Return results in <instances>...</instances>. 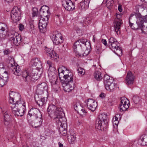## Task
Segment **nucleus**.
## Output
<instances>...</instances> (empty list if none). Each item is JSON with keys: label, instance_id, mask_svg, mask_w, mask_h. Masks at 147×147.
I'll list each match as a JSON object with an SVG mask.
<instances>
[{"label": "nucleus", "instance_id": "1", "mask_svg": "<svg viewBox=\"0 0 147 147\" xmlns=\"http://www.w3.org/2000/svg\"><path fill=\"white\" fill-rule=\"evenodd\" d=\"M10 102L13 104L11 107L13 113L15 116L21 117L25 113L26 107L25 103L21 100L20 95L18 93L10 91L9 93Z\"/></svg>", "mask_w": 147, "mask_h": 147}, {"label": "nucleus", "instance_id": "2", "mask_svg": "<svg viewBox=\"0 0 147 147\" xmlns=\"http://www.w3.org/2000/svg\"><path fill=\"white\" fill-rule=\"evenodd\" d=\"M40 71L34 68L31 69L28 71H23L22 74V76L24 81L25 82H29L36 80L39 77V76H38V72Z\"/></svg>", "mask_w": 147, "mask_h": 147}, {"label": "nucleus", "instance_id": "3", "mask_svg": "<svg viewBox=\"0 0 147 147\" xmlns=\"http://www.w3.org/2000/svg\"><path fill=\"white\" fill-rule=\"evenodd\" d=\"M73 74L68 72V74H65L64 82L62 84L63 89L65 92H69L73 90L74 87L73 81Z\"/></svg>", "mask_w": 147, "mask_h": 147}, {"label": "nucleus", "instance_id": "4", "mask_svg": "<svg viewBox=\"0 0 147 147\" xmlns=\"http://www.w3.org/2000/svg\"><path fill=\"white\" fill-rule=\"evenodd\" d=\"M135 16L137 19L136 22L138 26L137 29H140L142 33L147 34V27H145L143 25L144 22H147V16H142L140 13H136Z\"/></svg>", "mask_w": 147, "mask_h": 147}, {"label": "nucleus", "instance_id": "5", "mask_svg": "<svg viewBox=\"0 0 147 147\" xmlns=\"http://www.w3.org/2000/svg\"><path fill=\"white\" fill-rule=\"evenodd\" d=\"M56 115L57 117L55 118V119L58 125H60V126L64 127L65 128L67 127L66 123V120L64 117L65 113L63 112V110L61 111L60 110L58 115Z\"/></svg>", "mask_w": 147, "mask_h": 147}, {"label": "nucleus", "instance_id": "6", "mask_svg": "<svg viewBox=\"0 0 147 147\" xmlns=\"http://www.w3.org/2000/svg\"><path fill=\"white\" fill-rule=\"evenodd\" d=\"M21 10L17 7H15L11 11V19L15 22L21 19Z\"/></svg>", "mask_w": 147, "mask_h": 147}, {"label": "nucleus", "instance_id": "7", "mask_svg": "<svg viewBox=\"0 0 147 147\" xmlns=\"http://www.w3.org/2000/svg\"><path fill=\"white\" fill-rule=\"evenodd\" d=\"M121 103L119 106V111L121 112L125 111L129 107V101L125 97L121 98Z\"/></svg>", "mask_w": 147, "mask_h": 147}, {"label": "nucleus", "instance_id": "8", "mask_svg": "<svg viewBox=\"0 0 147 147\" xmlns=\"http://www.w3.org/2000/svg\"><path fill=\"white\" fill-rule=\"evenodd\" d=\"M30 65L33 68L38 69L42 71V64L41 61L38 58H34L30 61Z\"/></svg>", "mask_w": 147, "mask_h": 147}, {"label": "nucleus", "instance_id": "9", "mask_svg": "<svg viewBox=\"0 0 147 147\" xmlns=\"http://www.w3.org/2000/svg\"><path fill=\"white\" fill-rule=\"evenodd\" d=\"M62 3L63 6L68 11H72L75 9V6L71 0H62Z\"/></svg>", "mask_w": 147, "mask_h": 147}, {"label": "nucleus", "instance_id": "10", "mask_svg": "<svg viewBox=\"0 0 147 147\" xmlns=\"http://www.w3.org/2000/svg\"><path fill=\"white\" fill-rule=\"evenodd\" d=\"M48 76L49 82L51 84V85L57 84L58 79L57 75L53 71L48 70Z\"/></svg>", "mask_w": 147, "mask_h": 147}, {"label": "nucleus", "instance_id": "11", "mask_svg": "<svg viewBox=\"0 0 147 147\" xmlns=\"http://www.w3.org/2000/svg\"><path fill=\"white\" fill-rule=\"evenodd\" d=\"M62 110V108L57 107L53 104L50 105L47 109L48 113L49 115L54 114L55 115H58L60 110L61 111Z\"/></svg>", "mask_w": 147, "mask_h": 147}, {"label": "nucleus", "instance_id": "12", "mask_svg": "<svg viewBox=\"0 0 147 147\" xmlns=\"http://www.w3.org/2000/svg\"><path fill=\"white\" fill-rule=\"evenodd\" d=\"M86 104L88 108L92 112L95 111L97 104L96 102L93 99L89 98L87 100Z\"/></svg>", "mask_w": 147, "mask_h": 147}, {"label": "nucleus", "instance_id": "13", "mask_svg": "<svg viewBox=\"0 0 147 147\" xmlns=\"http://www.w3.org/2000/svg\"><path fill=\"white\" fill-rule=\"evenodd\" d=\"M47 86L45 83L43 82L39 84L37 86L35 94L41 95L43 94L45 91L47 92Z\"/></svg>", "mask_w": 147, "mask_h": 147}, {"label": "nucleus", "instance_id": "14", "mask_svg": "<svg viewBox=\"0 0 147 147\" xmlns=\"http://www.w3.org/2000/svg\"><path fill=\"white\" fill-rule=\"evenodd\" d=\"M50 37L53 43L56 45H59L63 42V37L60 33H58L55 35H52Z\"/></svg>", "mask_w": 147, "mask_h": 147}, {"label": "nucleus", "instance_id": "15", "mask_svg": "<svg viewBox=\"0 0 147 147\" xmlns=\"http://www.w3.org/2000/svg\"><path fill=\"white\" fill-rule=\"evenodd\" d=\"M34 98L36 103L39 106H42L46 103L47 98L45 97H42L41 95L35 94Z\"/></svg>", "mask_w": 147, "mask_h": 147}, {"label": "nucleus", "instance_id": "16", "mask_svg": "<svg viewBox=\"0 0 147 147\" xmlns=\"http://www.w3.org/2000/svg\"><path fill=\"white\" fill-rule=\"evenodd\" d=\"M45 19V21H43V20L41 19L39 20V22L38 24V27L40 31L41 32H44L46 30V27L48 23V18H46Z\"/></svg>", "mask_w": 147, "mask_h": 147}, {"label": "nucleus", "instance_id": "17", "mask_svg": "<svg viewBox=\"0 0 147 147\" xmlns=\"http://www.w3.org/2000/svg\"><path fill=\"white\" fill-rule=\"evenodd\" d=\"M50 13L49 10V7L47 6H43L41 7L40 12V16L44 17H47L49 19Z\"/></svg>", "mask_w": 147, "mask_h": 147}, {"label": "nucleus", "instance_id": "18", "mask_svg": "<svg viewBox=\"0 0 147 147\" xmlns=\"http://www.w3.org/2000/svg\"><path fill=\"white\" fill-rule=\"evenodd\" d=\"M41 115L42 114L41 113L38 109L32 108L28 111L27 117L28 118L29 116L30 117L34 116L36 117Z\"/></svg>", "mask_w": 147, "mask_h": 147}, {"label": "nucleus", "instance_id": "19", "mask_svg": "<svg viewBox=\"0 0 147 147\" xmlns=\"http://www.w3.org/2000/svg\"><path fill=\"white\" fill-rule=\"evenodd\" d=\"M120 17L121 16L119 15H117V19H115L114 21V26L115 30L117 33L120 30L121 26L122 24V20L119 19Z\"/></svg>", "mask_w": 147, "mask_h": 147}, {"label": "nucleus", "instance_id": "20", "mask_svg": "<svg viewBox=\"0 0 147 147\" xmlns=\"http://www.w3.org/2000/svg\"><path fill=\"white\" fill-rule=\"evenodd\" d=\"M95 128L98 130H103L107 127V124L97 118L95 123Z\"/></svg>", "mask_w": 147, "mask_h": 147}, {"label": "nucleus", "instance_id": "21", "mask_svg": "<svg viewBox=\"0 0 147 147\" xmlns=\"http://www.w3.org/2000/svg\"><path fill=\"white\" fill-rule=\"evenodd\" d=\"M8 76L7 73L0 74V86L2 87L7 83L8 80Z\"/></svg>", "mask_w": 147, "mask_h": 147}, {"label": "nucleus", "instance_id": "22", "mask_svg": "<svg viewBox=\"0 0 147 147\" xmlns=\"http://www.w3.org/2000/svg\"><path fill=\"white\" fill-rule=\"evenodd\" d=\"M135 77L131 72H128L126 77V83L127 85L133 84Z\"/></svg>", "mask_w": 147, "mask_h": 147}, {"label": "nucleus", "instance_id": "23", "mask_svg": "<svg viewBox=\"0 0 147 147\" xmlns=\"http://www.w3.org/2000/svg\"><path fill=\"white\" fill-rule=\"evenodd\" d=\"M42 115L36 117L34 120V124H32V127L36 128L40 126L42 123Z\"/></svg>", "mask_w": 147, "mask_h": 147}, {"label": "nucleus", "instance_id": "24", "mask_svg": "<svg viewBox=\"0 0 147 147\" xmlns=\"http://www.w3.org/2000/svg\"><path fill=\"white\" fill-rule=\"evenodd\" d=\"M104 80L105 87L113 83V79L107 75H105Z\"/></svg>", "mask_w": 147, "mask_h": 147}, {"label": "nucleus", "instance_id": "25", "mask_svg": "<svg viewBox=\"0 0 147 147\" xmlns=\"http://www.w3.org/2000/svg\"><path fill=\"white\" fill-rule=\"evenodd\" d=\"M138 144L142 146L147 145V135H144L142 136L140 139L138 141Z\"/></svg>", "mask_w": 147, "mask_h": 147}, {"label": "nucleus", "instance_id": "26", "mask_svg": "<svg viewBox=\"0 0 147 147\" xmlns=\"http://www.w3.org/2000/svg\"><path fill=\"white\" fill-rule=\"evenodd\" d=\"M80 40H78L74 43L73 45L74 51L76 54L78 53V51L82 49V45H80Z\"/></svg>", "mask_w": 147, "mask_h": 147}, {"label": "nucleus", "instance_id": "27", "mask_svg": "<svg viewBox=\"0 0 147 147\" xmlns=\"http://www.w3.org/2000/svg\"><path fill=\"white\" fill-rule=\"evenodd\" d=\"M13 73L16 76H20L22 73V70L18 65L11 67Z\"/></svg>", "mask_w": 147, "mask_h": 147}, {"label": "nucleus", "instance_id": "28", "mask_svg": "<svg viewBox=\"0 0 147 147\" xmlns=\"http://www.w3.org/2000/svg\"><path fill=\"white\" fill-rule=\"evenodd\" d=\"M90 2L89 0H84V1L80 2L78 4V7L81 9L87 8L88 7Z\"/></svg>", "mask_w": 147, "mask_h": 147}, {"label": "nucleus", "instance_id": "29", "mask_svg": "<svg viewBox=\"0 0 147 147\" xmlns=\"http://www.w3.org/2000/svg\"><path fill=\"white\" fill-rule=\"evenodd\" d=\"M100 121L107 124L108 123V119L107 115L105 113L99 114L97 118Z\"/></svg>", "mask_w": 147, "mask_h": 147}, {"label": "nucleus", "instance_id": "30", "mask_svg": "<svg viewBox=\"0 0 147 147\" xmlns=\"http://www.w3.org/2000/svg\"><path fill=\"white\" fill-rule=\"evenodd\" d=\"M66 69V67L64 66H62L58 69V71L59 72V78L61 80V79L63 78L64 79L65 75H64L63 71H65Z\"/></svg>", "mask_w": 147, "mask_h": 147}, {"label": "nucleus", "instance_id": "31", "mask_svg": "<svg viewBox=\"0 0 147 147\" xmlns=\"http://www.w3.org/2000/svg\"><path fill=\"white\" fill-rule=\"evenodd\" d=\"M76 134L74 132L70 133L69 136H68V140L70 144H73L76 141Z\"/></svg>", "mask_w": 147, "mask_h": 147}, {"label": "nucleus", "instance_id": "32", "mask_svg": "<svg viewBox=\"0 0 147 147\" xmlns=\"http://www.w3.org/2000/svg\"><path fill=\"white\" fill-rule=\"evenodd\" d=\"M85 49L86 50L84 52V49H83L82 48L81 50H80L78 51L77 55H78L80 56H81L82 55L83 56H86L89 54L90 49Z\"/></svg>", "mask_w": 147, "mask_h": 147}, {"label": "nucleus", "instance_id": "33", "mask_svg": "<svg viewBox=\"0 0 147 147\" xmlns=\"http://www.w3.org/2000/svg\"><path fill=\"white\" fill-rule=\"evenodd\" d=\"M118 87V86L115 83H112L109 85V86L105 87V88L107 90L111 91H113L115 90Z\"/></svg>", "mask_w": 147, "mask_h": 147}, {"label": "nucleus", "instance_id": "34", "mask_svg": "<svg viewBox=\"0 0 147 147\" xmlns=\"http://www.w3.org/2000/svg\"><path fill=\"white\" fill-rule=\"evenodd\" d=\"M50 54V55H49L48 57H49L51 59L54 60L55 61H57V58H59V56L57 55L55 52L53 50L49 54Z\"/></svg>", "mask_w": 147, "mask_h": 147}, {"label": "nucleus", "instance_id": "35", "mask_svg": "<svg viewBox=\"0 0 147 147\" xmlns=\"http://www.w3.org/2000/svg\"><path fill=\"white\" fill-rule=\"evenodd\" d=\"M94 78L97 81H100L102 79L101 74L98 71H96L94 73Z\"/></svg>", "mask_w": 147, "mask_h": 147}, {"label": "nucleus", "instance_id": "36", "mask_svg": "<svg viewBox=\"0 0 147 147\" xmlns=\"http://www.w3.org/2000/svg\"><path fill=\"white\" fill-rule=\"evenodd\" d=\"M119 44L117 42H115L114 44H109V48L113 51H115L117 48L119 47Z\"/></svg>", "mask_w": 147, "mask_h": 147}, {"label": "nucleus", "instance_id": "37", "mask_svg": "<svg viewBox=\"0 0 147 147\" xmlns=\"http://www.w3.org/2000/svg\"><path fill=\"white\" fill-rule=\"evenodd\" d=\"M15 39L16 40V46H18L23 41L22 38L21 36L20 35L18 34L16 35L15 37Z\"/></svg>", "mask_w": 147, "mask_h": 147}, {"label": "nucleus", "instance_id": "38", "mask_svg": "<svg viewBox=\"0 0 147 147\" xmlns=\"http://www.w3.org/2000/svg\"><path fill=\"white\" fill-rule=\"evenodd\" d=\"M67 127L65 128L64 127H59V131L62 136H65L67 135Z\"/></svg>", "mask_w": 147, "mask_h": 147}, {"label": "nucleus", "instance_id": "39", "mask_svg": "<svg viewBox=\"0 0 147 147\" xmlns=\"http://www.w3.org/2000/svg\"><path fill=\"white\" fill-rule=\"evenodd\" d=\"M8 59L9 60V65L11 67L15 65H18L16 63H15L14 59L13 57H9Z\"/></svg>", "mask_w": 147, "mask_h": 147}, {"label": "nucleus", "instance_id": "40", "mask_svg": "<svg viewBox=\"0 0 147 147\" xmlns=\"http://www.w3.org/2000/svg\"><path fill=\"white\" fill-rule=\"evenodd\" d=\"M114 0H107L106 5L109 9H111L113 5Z\"/></svg>", "mask_w": 147, "mask_h": 147}, {"label": "nucleus", "instance_id": "41", "mask_svg": "<svg viewBox=\"0 0 147 147\" xmlns=\"http://www.w3.org/2000/svg\"><path fill=\"white\" fill-rule=\"evenodd\" d=\"M47 63L49 67L48 70H50V71H55L56 70L55 68L54 67V65L52 63L51 61H48Z\"/></svg>", "mask_w": 147, "mask_h": 147}, {"label": "nucleus", "instance_id": "42", "mask_svg": "<svg viewBox=\"0 0 147 147\" xmlns=\"http://www.w3.org/2000/svg\"><path fill=\"white\" fill-rule=\"evenodd\" d=\"M92 19L88 16L86 18H83V22L84 24L87 25L89 24Z\"/></svg>", "mask_w": 147, "mask_h": 147}, {"label": "nucleus", "instance_id": "43", "mask_svg": "<svg viewBox=\"0 0 147 147\" xmlns=\"http://www.w3.org/2000/svg\"><path fill=\"white\" fill-rule=\"evenodd\" d=\"M7 73V72L6 71L4 67V65L3 63H0V74H2L3 73Z\"/></svg>", "mask_w": 147, "mask_h": 147}, {"label": "nucleus", "instance_id": "44", "mask_svg": "<svg viewBox=\"0 0 147 147\" xmlns=\"http://www.w3.org/2000/svg\"><path fill=\"white\" fill-rule=\"evenodd\" d=\"M9 36L10 37L9 38L10 40L11 41L14 45H16V44L15 43V42H16V40L15 39V37H14V34L10 33L9 34Z\"/></svg>", "mask_w": 147, "mask_h": 147}, {"label": "nucleus", "instance_id": "45", "mask_svg": "<svg viewBox=\"0 0 147 147\" xmlns=\"http://www.w3.org/2000/svg\"><path fill=\"white\" fill-rule=\"evenodd\" d=\"M114 52L119 56H121L122 55V49L121 48L119 47L118 48L116 49L115 51H113Z\"/></svg>", "mask_w": 147, "mask_h": 147}, {"label": "nucleus", "instance_id": "46", "mask_svg": "<svg viewBox=\"0 0 147 147\" xmlns=\"http://www.w3.org/2000/svg\"><path fill=\"white\" fill-rule=\"evenodd\" d=\"M7 28L6 25L4 23H0V31L4 32Z\"/></svg>", "mask_w": 147, "mask_h": 147}, {"label": "nucleus", "instance_id": "47", "mask_svg": "<svg viewBox=\"0 0 147 147\" xmlns=\"http://www.w3.org/2000/svg\"><path fill=\"white\" fill-rule=\"evenodd\" d=\"M82 46L84 49H91L90 43L88 41L86 43H85Z\"/></svg>", "mask_w": 147, "mask_h": 147}, {"label": "nucleus", "instance_id": "48", "mask_svg": "<svg viewBox=\"0 0 147 147\" xmlns=\"http://www.w3.org/2000/svg\"><path fill=\"white\" fill-rule=\"evenodd\" d=\"M78 74L79 75L82 76L85 73V70L81 67H79L77 70Z\"/></svg>", "mask_w": 147, "mask_h": 147}, {"label": "nucleus", "instance_id": "49", "mask_svg": "<svg viewBox=\"0 0 147 147\" xmlns=\"http://www.w3.org/2000/svg\"><path fill=\"white\" fill-rule=\"evenodd\" d=\"M136 13H140H140H135L134 14H131L130 15L129 18V26L132 29H134L135 28L133 26V24L131 22L130 20L134 16V15L135 16V14Z\"/></svg>", "mask_w": 147, "mask_h": 147}, {"label": "nucleus", "instance_id": "50", "mask_svg": "<svg viewBox=\"0 0 147 147\" xmlns=\"http://www.w3.org/2000/svg\"><path fill=\"white\" fill-rule=\"evenodd\" d=\"M118 42L117 40L115 38L113 37H111L109 39V44H113L115 43V42Z\"/></svg>", "mask_w": 147, "mask_h": 147}, {"label": "nucleus", "instance_id": "51", "mask_svg": "<svg viewBox=\"0 0 147 147\" xmlns=\"http://www.w3.org/2000/svg\"><path fill=\"white\" fill-rule=\"evenodd\" d=\"M33 16H37L38 14V10L37 8L34 7L32 9Z\"/></svg>", "mask_w": 147, "mask_h": 147}, {"label": "nucleus", "instance_id": "52", "mask_svg": "<svg viewBox=\"0 0 147 147\" xmlns=\"http://www.w3.org/2000/svg\"><path fill=\"white\" fill-rule=\"evenodd\" d=\"M133 100L135 103L137 104L140 101V98L138 96H135L133 97Z\"/></svg>", "mask_w": 147, "mask_h": 147}, {"label": "nucleus", "instance_id": "53", "mask_svg": "<svg viewBox=\"0 0 147 147\" xmlns=\"http://www.w3.org/2000/svg\"><path fill=\"white\" fill-rule=\"evenodd\" d=\"M4 120H10V115L6 112L4 113Z\"/></svg>", "mask_w": 147, "mask_h": 147}, {"label": "nucleus", "instance_id": "54", "mask_svg": "<svg viewBox=\"0 0 147 147\" xmlns=\"http://www.w3.org/2000/svg\"><path fill=\"white\" fill-rule=\"evenodd\" d=\"M53 50L50 49L49 48L46 47L45 49V53L48 56L49 55H50L49 54L53 51Z\"/></svg>", "mask_w": 147, "mask_h": 147}, {"label": "nucleus", "instance_id": "55", "mask_svg": "<svg viewBox=\"0 0 147 147\" xmlns=\"http://www.w3.org/2000/svg\"><path fill=\"white\" fill-rule=\"evenodd\" d=\"M5 35L2 33H0V40L2 41L5 38Z\"/></svg>", "mask_w": 147, "mask_h": 147}, {"label": "nucleus", "instance_id": "56", "mask_svg": "<svg viewBox=\"0 0 147 147\" xmlns=\"http://www.w3.org/2000/svg\"><path fill=\"white\" fill-rule=\"evenodd\" d=\"M79 40H80V42L83 44V45L85 43H86L87 41V40L86 39H80Z\"/></svg>", "mask_w": 147, "mask_h": 147}, {"label": "nucleus", "instance_id": "57", "mask_svg": "<svg viewBox=\"0 0 147 147\" xmlns=\"http://www.w3.org/2000/svg\"><path fill=\"white\" fill-rule=\"evenodd\" d=\"M19 28L20 31H22L24 29V26L23 24H20L19 25Z\"/></svg>", "mask_w": 147, "mask_h": 147}, {"label": "nucleus", "instance_id": "58", "mask_svg": "<svg viewBox=\"0 0 147 147\" xmlns=\"http://www.w3.org/2000/svg\"><path fill=\"white\" fill-rule=\"evenodd\" d=\"M119 116V114H117V115L114 117L113 118V121H114V122H115L116 121H118V118L117 116Z\"/></svg>", "mask_w": 147, "mask_h": 147}, {"label": "nucleus", "instance_id": "59", "mask_svg": "<svg viewBox=\"0 0 147 147\" xmlns=\"http://www.w3.org/2000/svg\"><path fill=\"white\" fill-rule=\"evenodd\" d=\"M102 42L103 44L106 46H107V43L105 39H102Z\"/></svg>", "mask_w": 147, "mask_h": 147}, {"label": "nucleus", "instance_id": "60", "mask_svg": "<svg viewBox=\"0 0 147 147\" xmlns=\"http://www.w3.org/2000/svg\"><path fill=\"white\" fill-rule=\"evenodd\" d=\"M10 120H4V123L5 125H7L9 123Z\"/></svg>", "mask_w": 147, "mask_h": 147}, {"label": "nucleus", "instance_id": "61", "mask_svg": "<svg viewBox=\"0 0 147 147\" xmlns=\"http://www.w3.org/2000/svg\"><path fill=\"white\" fill-rule=\"evenodd\" d=\"M118 10L120 12H121L122 11V9L121 6V5H119L118 7Z\"/></svg>", "mask_w": 147, "mask_h": 147}, {"label": "nucleus", "instance_id": "62", "mask_svg": "<svg viewBox=\"0 0 147 147\" xmlns=\"http://www.w3.org/2000/svg\"><path fill=\"white\" fill-rule=\"evenodd\" d=\"M3 52L5 54L7 55L10 52L8 50H6L4 51Z\"/></svg>", "mask_w": 147, "mask_h": 147}, {"label": "nucleus", "instance_id": "63", "mask_svg": "<svg viewBox=\"0 0 147 147\" xmlns=\"http://www.w3.org/2000/svg\"><path fill=\"white\" fill-rule=\"evenodd\" d=\"M65 71H63L64 72V75H65V74H67V73H68V72H69V70L67 69V68H66V70H65Z\"/></svg>", "mask_w": 147, "mask_h": 147}, {"label": "nucleus", "instance_id": "64", "mask_svg": "<svg viewBox=\"0 0 147 147\" xmlns=\"http://www.w3.org/2000/svg\"><path fill=\"white\" fill-rule=\"evenodd\" d=\"M105 94L104 93H102L99 96L101 98H103L105 96Z\"/></svg>", "mask_w": 147, "mask_h": 147}]
</instances>
